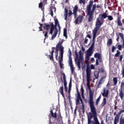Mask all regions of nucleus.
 <instances>
[{
  "mask_svg": "<svg viewBox=\"0 0 124 124\" xmlns=\"http://www.w3.org/2000/svg\"><path fill=\"white\" fill-rule=\"evenodd\" d=\"M122 75H123V77H124V69H123L122 70Z\"/></svg>",
  "mask_w": 124,
  "mask_h": 124,
  "instance_id": "603ef678",
  "label": "nucleus"
},
{
  "mask_svg": "<svg viewBox=\"0 0 124 124\" xmlns=\"http://www.w3.org/2000/svg\"><path fill=\"white\" fill-rule=\"evenodd\" d=\"M54 49H55V48H52V51H51V57H50V59H51V58H53V54L54 53Z\"/></svg>",
  "mask_w": 124,
  "mask_h": 124,
  "instance_id": "58836bf2",
  "label": "nucleus"
},
{
  "mask_svg": "<svg viewBox=\"0 0 124 124\" xmlns=\"http://www.w3.org/2000/svg\"><path fill=\"white\" fill-rule=\"evenodd\" d=\"M113 80L114 85H117L118 83V78H114Z\"/></svg>",
  "mask_w": 124,
  "mask_h": 124,
  "instance_id": "bb28decb",
  "label": "nucleus"
},
{
  "mask_svg": "<svg viewBox=\"0 0 124 124\" xmlns=\"http://www.w3.org/2000/svg\"><path fill=\"white\" fill-rule=\"evenodd\" d=\"M120 96L121 99L123 100L124 98V93L123 92V90H120Z\"/></svg>",
  "mask_w": 124,
  "mask_h": 124,
  "instance_id": "aec40b11",
  "label": "nucleus"
},
{
  "mask_svg": "<svg viewBox=\"0 0 124 124\" xmlns=\"http://www.w3.org/2000/svg\"><path fill=\"white\" fill-rule=\"evenodd\" d=\"M106 98H104L103 99V105H105V104H106Z\"/></svg>",
  "mask_w": 124,
  "mask_h": 124,
  "instance_id": "ea45409f",
  "label": "nucleus"
},
{
  "mask_svg": "<svg viewBox=\"0 0 124 124\" xmlns=\"http://www.w3.org/2000/svg\"><path fill=\"white\" fill-rule=\"evenodd\" d=\"M93 51L92 50H90V49H88L87 51L86 54V57L87 59H89V58H90V57H91V56H92V55H93Z\"/></svg>",
  "mask_w": 124,
  "mask_h": 124,
  "instance_id": "f8f14e48",
  "label": "nucleus"
},
{
  "mask_svg": "<svg viewBox=\"0 0 124 124\" xmlns=\"http://www.w3.org/2000/svg\"><path fill=\"white\" fill-rule=\"evenodd\" d=\"M60 91L61 94L63 96V86H62L60 88Z\"/></svg>",
  "mask_w": 124,
  "mask_h": 124,
  "instance_id": "a878e982",
  "label": "nucleus"
},
{
  "mask_svg": "<svg viewBox=\"0 0 124 124\" xmlns=\"http://www.w3.org/2000/svg\"><path fill=\"white\" fill-rule=\"evenodd\" d=\"M79 3L81 4L83 3V0H79Z\"/></svg>",
  "mask_w": 124,
  "mask_h": 124,
  "instance_id": "680f3d73",
  "label": "nucleus"
},
{
  "mask_svg": "<svg viewBox=\"0 0 124 124\" xmlns=\"http://www.w3.org/2000/svg\"><path fill=\"white\" fill-rule=\"evenodd\" d=\"M50 15L52 16V17H53V11H52V10H51Z\"/></svg>",
  "mask_w": 124,
  "mask_h": 124,
  "instance_id": "0e129e2a",
  "label": "nucleus"
},
{
  "mask_svg": "<svg viewBox=\"0 0 124 124\" xmlns=\"http://www.w3.org/2000/svg\"><path fill=\"white\" fill-rule=\"evenodd\" d=\"M87 37L90 39L92 38V37L90 35H88Z\"/></svg>",
  "mask_w": 124,
  "mask_h": 124,
  "instance_id": "338daca9",
  "label": "nucleus"
},
{
  "mask_svg": "<svg viewBox=\"0 0 124 124\" xmlns=\"http://www.w3.org/2000/svg\"><path fill=\"white\" fill-rule=\"evenodd\" d=\"M88 39H87V38H85V41H84V43H85V44H87L88 43Z\"/></svg>",
  "mask_w": 124,
  "mask_h": 124,
  "instance_id": "3c124183",
  "label": "nucleus"
},
{
  "mask_svg": "<svg viewBox=\"0 0 124 124\" xmlns=\"http://www.w3.org/2000/svg\"><path fill=\"white\" fill-rule=\"evenodd\" d=\"M107 17L109 21H112V20H113V16H108Z\"/></svg>",
  "mask_w": 124,
  "mask_h": 124,
  "instance_id": "c9c22d12",
  "label": "nucleus"
},
{
  "mask_svg": "<svg viewBox=\"0 0 124 124\" xmlns=\"http://www.w3.org/2000/svg\"><path fill=\"white\" fill-rule=\"evenodd\" d=\"M94 58H96V59H98L99 60H100L101 55L99 53L96 52L94 54Z\"/></svg>",
  "mask_w": 124,
  "mask_h": 124,
  "instance_id": "dca6fc26",
  "label": "nucleus"
},
{
  "mask_svg": "<svg viewBox=\"0 0 124 124\" xmlns=\"http://www.w3.org/2000/svg\"><path fill=\"white\" fill-rule=\"evenodd\" d=\"M45 30H46V31H48L49 29H50V25H45L44 26Z\"/></svg>",
  "mask_w": 124,
  "mask_h": 124,
  "instance_id": "c756f323",
  "label": "nucleus"
},
{
  "mask_svg": "<svg viewBox=\"0 0 124 124\" xmlns=\"http://www.w3.org/2000/svg\"><path fill=\"white\" fill-rule=\"evenodd\" d=\"M91 69H94V65L93 64H91L90 66Z\"/></svg>",
  "mask_w": 124,
  "mask_h": 124,
  "instance_id": "a18cd8bd",
  "label": "nucleus"
},
{
  "mask_svg": "<svg viewBox=\"0 0 124 124\" xmlns=\"http://www.w3.org/2000/svg\"><path fill=\"white\" fill-rule=\"evenodd\" d=\"M109 88V83H108V84H107V85H106V89H108Z\"/></svg>",
  "mask_w": 124,
  "mask_h": 124,
  "instance_id": "5fc2aeb1",
  "label": "nucleus"
},
{
  "mask_svg": "<svg viewBox=\"0 0 124 124\" xmlns=\"http://www.w3.org/2000/svg\"><path fill=\"white\" fill-rule=\"evenodd\" d=\"M60 51L61 52V59H60V61H61V62H62V58L63 57V46H60Z\"/></svg>",
  "mask_w": 124,
  "mask_h": 124,
  "instance_id": "1a4fd4ad",
  "label": "nucleus"
},
{
  "mask_svg": "<svg viewBox=\"0 0 124 124\" xmlns=\"http://www.w3.org/2000/svg\"><path fill=\"white\" fill-rule=\"evenodd\" d=\"M81 94L84 93V88H83V87H81Z\"/></svg>",
  "mask_w": 124,
  "mask_h": 124,
  "instance_id": "09e8293b",
  "label": "nucleus"
},
{
  "mask_svg": "<svg viewBox=\"0 0 124 124\" xmlns=\"http://www.w3.org/2000/svg\"><path fill=\"white\" fill-rule=\"evenodd\" d=\"M81 96L83 99H85V96H84V93L81 94Z\"/></svg>",
  "mask_w": 124,
  "mask_h": 124,
  "instance_id": "052dcab7",
  "label": "nucleus"
},
{
  "mask_svg": "<svg viewBox=\"0 0 124 124\" xmlns=\"http://www.w3.org/2000/svg\"><path fill=\"white\" fill-rule=\"evenodd\" d=\"M124 86V82H122L121 84V88L120 90H123V87Z\"/></svg>",
  "mask_w": 124,
  "mask_h": 124,
  "instance_id": "79ce46f5",
  "label": "nucleus"
},
{
  "mask_svg": "<svg viewBox=\"0 0 124 124\" xmlns=\"http://www.w3.org/2000/svg\"><path fill=\"white\" fill-rule=\"evenodd\" d=\"M93 4V1L92 0L90 1L89 5L87 6V10L88 11L87 15H90L91 13H93V11H92Z\"/></svg>",
  "mask_w": 124,
  "mask_h": 124,
  "instance_id": "20e7f679",
  "label": "nucleus"
},
{
  "mask_svg": "<svg viewBox=\"0 0 124 124\" xmlns=\"http://www.w3.org/2000/svg\"><path fill=\"white\" fill-rule=\"evenodd\" d=\"M93 119V114L91 112H89L88 114V121H90Z\"/></svg>",
  "mask_w": 124,
  "mask_h": 124,
  "instance_id": "412c9836",
  "label": "nucleus"
},
{
  "mask_svg": "<svg viewBox=\"0 0 124 124\" xmlns=\"http://www.w3.org/2000/svg\"><path fill=\"white\" fill-rule=\"evenodd\" d=\"M66 29H63V36H64L66 39L67 38V34H66Z\"/></svg>",
  "mask_w": 124,
  "mask_h": 124,
  "instance_id": "b1692460",
  "label": "nucleus"
},
{
  "mask_svg": "<svg viewBox=\"0 0 124 124\" xmlns=\"http://www.w3.org/2000/svg\"><path fill=\"white\" fill-rule=\"evenodd\" d=\"M97 8H100V7H101V5L98 4L97 5Z\"/></svg>",
  "mask_w": 124,
  "mask_h": 124,
  "instance_id": "bf43d9fd",
  "label": "nucleus"
},
{
  "mask_svg": "<svg viewBox=\"0 0 124 124\" xmlns=\"http://www.w3.org/2000/svg\"><path fill=\"white\" fill-rule=\"evenodd\" d=\"M93 48H94V43H93L89 49L88 50H90L91 51H93Z\"/></svg>",
  "mask_w": 124,
  "mask_h": 124,
  "instance_id": "cd10ccee",
  "label": "nucleus"
},
{
  "mask_svg": "<svg viewBox=\"0 0 124 124\" xmlns=\"http://www.w3.org/2000/svg\"><path fill=\"white\" fill-rule=\"evenodd\" d=\"M94 58H91V62H94Z\"/></svg>",
  "mask_w": 124,
  "mask_h": 124,
  "instance_id": "69168bd1",
  "label": "nucleus"
},
{
  "mask_svg": "<svg viewBox=\"0 0 124 124\" xmlns=\"http://www.w3.org/2000/svg\"><path fill=\"white\" fill-rule=\"evenodd\" d=\"M86 81H87V86L90 90V83L91 82V75L92 74V70H90L89 67L86 68Z\"/></svg>",
  "mask_w": 124,
  "mask_h": 124,
  "instance_id": "7ed1b4c3",
  "label": "nucleus"
},
{
  "mask_svg": "<svg viewBox=\"0 0 124 124\" xmlns=\"http://www.w3.org/2000/svg\"><path fill=\"white\" fill-rule=\"evenodd\" d=\"M90 105L92 113L93 115V120H88V124H100L98 119H97V114H96V110L94 107V102H93V93L90 92Z\"/></svg>",
  "mask_w": 124,
  "mask_h": 124,
  "instance_id": "f257e3e1",
  "label": "nucleus"
},
{
  "mask_svg": "<svg viewBox=\"0 0 124 124\" xmlns=\"http://www.w3.org/2000/svg\"><path fill=\"white\" fill-rule=\"evenodd\" d=\"M64 20H66V19L67 18V10L65 11V13L64 14Z\"/></svg>",
  "mask_w": 124,
  "mask_h": 124,
  "instance_id": "2f4dec72",
  "label": "nucleus"
},
{
  "mask_svg": "<svg viewBox=\"0 0 124 124\" xmlns=\"http://www.w3.org/2000/svg\"><path fill=\"white\" fill-rule=\"evenodd\" d=\"M62 42H63V40H62V42H59L56 46L57 48H55L56 50V53H57V55H58V52H59L58 48L60 46H62L61 45L62 44Z\"/></svg>",
  "mask_w": 124,
  "mask_h": 124,
  "instance_id": "4468645a",
  "label": "nucleus"
},
{
  "mask_svg": "<svg viewBox=\"0 0 124 124\" xmlns=\"http://www.w3.org/2000/svg\"><path fill=\"white\" fill-rule=\"evenodd\" d=\"M98 28H95L94 30L93 31V40H94L95 39V38L96 37V33H97V31H98Z\"/></svg>",
  "mask_w": 124,
  "mask_h": 124,
  "instance_id": "9d476101",
  "label": "nucleus"
},
{
  "mask_svg": "<svg viewBox=\"0 0 124 124\" xmlns=\"http://www.w3.org/2000/svg\"><path fill=\"white\" fill-rule=\"evenodd\" d=\"M81 49H82V51H83V52L84 51H85V48H84V46L81 47Z\"/></svg>",
  "mask_w": 124,
  "mask_h": 124,
  "instance_id": "e2e57ef3",
  "label": "nucleus"
},
{
  "mask_svg": "<svg viewBox=\"0 0 124 124\" xmlns=\"http://www.w3.org/2000/svg\"><path fill=\"white\" fill-rule=\"evenodd\" d=\"M43 5V4H42V2H41L39 4V8H42Z\"/></svg>",
  "mask_w": 124,
  "mask_h": 124,
  "instance_id": "c03bdc74",
  "label": "nucleus"
},
{
  "mask_svg": "<svg viewBox=\"0 0 124 124\" xmlns=\"http://www.w3.org/2000/svg\"><path fill=\"white\" fill-rule=\"evenodd\" d=\"M82 22V16H79L76 19V24H79Z\"/></svg>",
  "mask_w": 124,
  "mask_h": 124,
  "instance_id": "2eb2a0df",
  "label": "nucleus"
},
{
  "mask_svg": "<svg viewBox=\"0 0 124 124\" xmlns=\"http://www.w3.org/2000/svg\"><path fill=\"white\" fill-rule=\"evenodd\" d=\"M94 77H95V79H98V74L95 75V73H94Z\"/></svg>",
  "mask_w": 124,
  "mask_h": 124,
  "instance_id": "de8ad7c7",
  "label": "nucleus"
},
{
  "mask_svg": "<svg viewBox=\"0 0 124 124\" xmlns=\"http://www.w3.org/2000/svg\"><path fill=\"white\" fill-rule=\"evenodd\" d=\"M68 62L69 65L71 68L72 74H73V71H74V68L73 67V65L72 64V59H71L70 57L69 59Z\"/></svg>",
  "mask_w": 124,
  "mask_h": 124,
  "instance_id": "6e6552de",
  "label": "nucleus"
},
{
  "mask_svg": "<svg viewBox=\"0 0 124 124\" xmlns=\"http://www.w3.org/2000/svg\"><path fill=\"white\" fill-rule=\"evenodd\" d=\"M98 59L96 60V65H98Z\"/></svg>",
  "mask_w": 124,
  "mask_h": 124,
  "instance_id": "13d9d810",
  "label": "nucleus"
},
{
  "mask_svg": "<svg viewBox=\"0 0 124 124\" xmlns=\"http://www.w3.org/2000/svg\"><path fill=\"white\" fill-rule=\"evenodd\" d=\"M71 86H72L71 81H70L69 84V90H68L69 93H70V91H71Z\"/></svg>",
  "mask_w": 124,
  "mask_h": 124,
  "instance_id": "7c9ffc66",
  "label": "nucleus"
},
{
  "mask_svg": "<svg viewBox=\"0 0 124 124\" xmlns=\"http://www.w3.org/2000/svg\"><path fill=\"white\" fill-rule=\"evenodd\" d=\"M47 35H48V31L46 32L44 36L45 37H47Z\"/></svg>",
  "mask_w": 124,
  "mask_h": 124,
  "instance_id": "6e6d98bb",
  "label": "nucleus"
},
{
  "mask_svg": "<svg viewBox=\"0 0 124 124\" xmlns=\"http://www.w3.org/2000/svg\"><path fill=\"white\" fill-rule=\"evenodd\" d=\"M40 27H39V31H42V29L41 28H42V24H40Z\"/></svg>",
  "mask_w": 124,
  "mask_h": 124,
  "instance_id": "37998d69",
  "label": "nucleus"
},
{
  "mask_svg": "<svg viewBox=\"0 0 124 124\" xmlns=\"http://www.w3.org/2000/svg\"><path fill=\"white\" fill-rule=\"evenodd\" d=\"M107 18V14L106 13L102 14L99 16L98 19H100L101 20H103V19H106Z\"/></svg>",
  "mask_w": 124,
  "mask_h": 124,
  "instance_id": "9b49d317",
  "label": "nucleus"
},
{
  "mask_svg": "<svg viewBox=\"0 0 124 124\" xmlns=\"http://www.w3.org/2000/svg\"><path fill=\"white\" fill-rule=\"evenodd\" d=\"M78 67V70H80V61L77 62Z\"/></svg>",
  "mask_w": 124,
  "mask_h": 124,
  "instance_id": "a19ab883",
  "label": "nucleus"
},
{
  "mask_svg": "<svg viewBox=\"0 0 124 124\" xmlns=\"http://www.w3.org/2000/svg\"><path fill=\"white\" fill-rule=\"evenodd\" d=\"M55 28L54 27L53 25L51 26L50 28V31L49 33L50 34H53L51 36V40H54L56 36H57V34L58 33V31H61V27L60 26V24H59V20L57 19H55Z\"/></svg>",
  "mask_w": 124,
  "mask_h": 124,
  "instance_id": "f03ea898",
  "label": "nucleus"
},
{
  "mask_svg": "<svg viewBox=\"0 0 124 124\" xmlns=\"http://www.w3.org/2000/svg\"><path fill=\"white\" fill-rule=\"evenodd\" d=\"M100 100V96H99L98 97V98L97 99L96 101V104L98 105V102H99Z\"/></svg>",
  "mask_w": 124,
  "mask_h": 124,
  "instance_id": "4c0bfd02",
  "label": "nucleus"
},
{
  "mask_svg": "<svg viewBox=\"0 0 124 124\" xmlns=\"http://www.w3.org/2000/svg\"><path fill=\"white\" fill-rule=\"evenodd\" d=\"M118 49L119 50H121L122 49V45H118Z\"/></svg>",
  "mask_w": 124,
  "mask_h": 124,
  "instance_id": "4d7b16f0",
  "label": "nucleus"
},
{
  "mask_svg": "<svg viewBox=\"0 0 124 124\" xmlns=\"http://www.w3.org/2000/svg\"><path fill=\"white\" fill-rule=\"evenodd\" d=\"M123 55H120V60L121 62H122V61L123 60Z\"/></svg>",
  "mask_w": 124,
  "mask_h": 124,
  "instance_id": "864d4df0",
  "label": "nucleus"
},
{
  "mask_svg": "<svg viewBox=\"0 0 124 124\" xmlns=\"http://www.w3.org/2000/svg\"><path fill=\"white\" fill-rule=\"evenodd\" d=\"M101 93L103 96H104L105 97H108V95L109 94V90H106V89H105V88H104Z\"/></svg>",
  "mask_w": 124,
  "mask_h": 124,
  "instance_id": "0eeeda50",
  "label": "nucleus"
},
{
  "mask_svg": "<svg viewBox=\"0 0 124 124\" xmlns=\"http://www.w3.org/2000/svg\"><path fill=\"white\" fill-rule=\"evenodd\" d=\"M63 84L64 87L65 89V92H67V87L66 86L67 85V82H66V80L65 79V77H63Z\"/></svg>",
  "mask_w": 124,
  "mask_h": 124,
  "instance_id": "ddd939ff",
  "label": "nucleus"
},
{
  "mask_svg": "<svg viewBox=\"0 0 124 124\" xmlns=\"http://www.w3.org/2000/svg\"><path fill=\"white\" fill-rule=\"evenodd\" d=\"M50 114H51V116L52 117H53V118H54L55 119H56V118H57V114L56 113V112H53V110H50Z\"/></svg>",
  "mask_w": 124,
  "mask_h": 124,
  "instance_id": "4be33fe9",
  "label": "nucleus"
},
{
  "mask_svg": "<svg viewBox=\"0 0 124 124\" xmlns=\"http://www.w3.org/2000/svg\"><path fill=\"white\" fill-rule=\"evenodd\" d=\"M120 124H124V119L120 118Z\"/></svg>",
  "mask_w": 124,
  "mask_h": 124,
  "instance_id": "f704fd0d",
  "label": "nucleus"
},
{
  "mask_svg": "<svg viewBox=\"0 0 124 124\" xmlns=\"http://www.w3.org/2000/svg\"><path fill=\"white\" fill-rule=\"evenodd\" d=\"M116 50V47L115 46H112V52L114 53V51Z\"/></svg>",
  "mask_w": 124,
  "mask_h": 124,
  "instance_id": "49530a36",
  "label": "nucleus"
},
{
  "mask_svg": "<svg viewBox=\"0 0 124 124\" xmlns=\"http://www.w3.org/2000/svg\"><path fill=\"white\" fill-rule=\"evenodd\" d=\"M80 101L81 103H82L83 108H84V105H83V102H82V99H81V96L79 94H78V96H77V99L76 100V105H79V103H80Z\"/></svg>",
  "mask_w": 124,
  "mask_h": 124,
  "instance_id": "423d86ee",
  "label": "nucleus"
},
{
  "mask_svg": "<svg viewBox=\"0 0 124 124\" xmlns=\"http://www.w3.org/2000/svg\"><path fill=\"white\" fill-rule=\"evenodd\" d=\"M117 24L118 26H119V27H123V23H122L120 17L117 18Z\"/></svg>",
  "mask_w": 124,
  "mask_h": 124,
  "instance_id": "a211bd4d",
  "label": "nucleus"
},
{
  "mask_svg": "<svg viewBox=\"0 0 124 124\" xmlns=\"http://www.w3.org/2000/svg\"><path fill=\"white\" fill-rule=\"evenodd\" d=\"M78 10V6H76L74 7L73 9V14L75 16H76V14L77 13V11Z\"/></svg>",
  "mask_w": 124,
  "mask_h": 124,
  "instance_id": "f3484780",
  "label": "nucleus"
},
{
  "mask_svg": "<svg viewBox=\"0 0 124 124\" xmlns=\"http://www.w3.org/2000/svg\"><path fill=\"white\" fill-rule=\"evenodd\" d=\"M59 64L60 65L61 68L62 67V62H61V60L59 61Z\"/></svg>",
  "mask_w": 124,
  "mask_h": 124,
  "instance_id": "8fccbe9b",
  "label": "nucleus"
},
{
  "mask_svg": "<svg viewBox=\"0 0 124 124\" xmlns=\"http://www.w3.org/2000/svg\"><path fill=\"white\" fill-rule=\"evenodd\" d=\"M95 8H96V4H94L93 6L92 12H93L94 10H95Z\"/></svg>",
  "mask_w": 124,
  "mask_h": 124,
  "instance_id": "72a5a7b5",
  "label": "nucleus"
},
{
  "mask_svg": "<svg viewBox=\"0 0 124 124\" xmlns=\"http://www.w3.org/2000/svg\"><path fill=\"white\" fill-rule=\"evenodd\" d=\"M107 44L108 46H111V45H112V39H109L108 41Z\"/></svg>",
  "mask_w": 124,
  "mask_h": 124,
  "instance_id": "c85d7f7f",
  "label": "nucleus"
},
{
  "mask_svg": "<svg viewBox=\"0 0 124 124\" xmlns=\"http://www.w3.org/2000/svg\"><path fill=\"white\" fill-rule=\"evenodd\" d=\"M119 36H120L121 39L123 40V47H124V35L122 33H119Z\"/></svg>",
  "mask_w": 124,
  "mask_h": 124,
  "instance_id": "5701e85b",
  "label": "nucleus"
},
{
  "mask_svg": "<svg viewBox=\"0 0 124 124\" xmlns=\"http://www.w3.org/2000/svg\"><path fill=\"white\" fill-rule=\"evenodd\" d=\"M71 14H72V13H71V12L70 11V12H69V14H68L69 16H71Z\"/></svg>",
  "mask_w": 124,
  "mask_h": 124,
  "instance_id": "774afa93",
  "label": "nucleus"
},
{
  "mask_svg": "<svg viewBox=\"0 0 124 124\" xmlns=\"http://www.w3.org/2000/svg\"><path fill=\"white\" fill-rule=\"evenodd\" d=\"M121 54V52L119 50H117V53L115 54V57H119L120 55Z\"/></svg>",
  "mask_w": 124,
  "mask_h": 124,
  "instance_id": "473e14b6",
  "label": "nucleus"
},
{
  "mask_svg": "<svg viewBox=\"0 0 124 124\" xmlns=\"http://www.w3.org/2000/svg\"><path fill=\"white\" fill-rule=\"evenodd\" d=\"M93 13H90V15H88L89 16V18H88V21L89 22H91L93 20V15H92Z\"/></svg>",
  "mask_w": 124,
  "mask_h": 124,
  "instance_id": "393cba45",
  "label": "nucleus"
},
{
  "mask_svg": "<svg viewBox=\"0 0 124 124\" xmlns=\"http://www.w3.org/2000/svg\"><path fill=\"white\" fill-rule=\"evenodd\" d=\"M124 109L121 110L120 111V112L118 113L117 115H118L119 116H121V114H123V113H124Z\"/></svg>",
  "mask_w": 124,
  "mask_h": 124,
  "instance_id": "e433bc0d",
  "label": "nucleus"
},
{
  "mask_svg": "<svg viewBox=\"0 0 124 124\" xmlns=\"http://www.w3.org/2000/svg\"><path fill=\"white\" fill-rule=\"evenodd\" d=\"M102 25H103V23H102V20H101L100 18H97L96 21L95 28L99 29Z\"/></svg>",
  "mask_w": 124,
  "mask_h": 124,
  "instance_id": "39448f33",
  "label": "nucleus"
},
{
  "mask_svg": "<svg viewBox=\"0 0 124 124\" xmlns=\"http://www.w3.org/2000/svg\"><path fill=\"white\" fill-rule=\"evenodd\" d=\"M119 118L120 116H119L118 114H117L116 116L115 117L114 124H117V123L119 122Z\"/></svg>",
  "mask_w": 124,
  "mask_h": 124,
  "instance_id": "6ab92c4d",
  "label": "nucleus"
}]
</instances>
